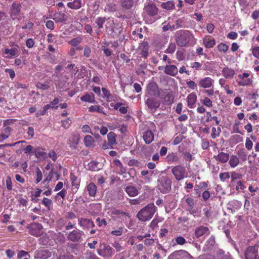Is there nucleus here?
<instances>
[{"instance_id": "nucleus-21", "label": "nucleus", "mask_w": 259, "mask_h": 259, "mask_svg": "<svg viewBox=\"0 0 259 259\" xmlns=\"http://www.w3.org/2000/svg\"><path fill=\"white\" fill-rule=\"evenodd\" d=\"M120 5L121 7L125 10H128L134 6V0H120Z\"/></svg>"}, {"instance_id": "nucleus-10", "label": "nucleus", "mask_w": 259, "mask_h": 259, "mask_svg": "<svg viewBox=\"0 0 259 259\" xmlns=\"http://www.w3.org/2000/svg\"><path fill=\"white\" fill-rule=\"evenodd\" d=\"M52 255V253L48 249H40L35 251L34 257L37 259H47Z\"/></svg>"}, {"instance_id": "nucleus-8", "label": "nucleus", "mask_w": 259, "mask_h": 259, "mask_svg": "<svg viewBox=\"0 0 259 259\" xmlns=\"http://www.w3.org/2000/svg\"><path fill=\"white\" fill-rule=\"evenodd\" d=\"M83 235V232L79 230H74L73 231L69 232L68 234L67 238L68 240L72 242L79 241Z\"/></svg>"}, {"instance_id": "nucleus-31", "label": "nucleus", "mask_w": 259, "mask_h": 259, "mask_svg": "<svg viewBox=\"0 0 259 259\" xmlns=\"http://www.w3.org/2000/svg\"><path fill=\"white\" fill-rule=\"evenodd\" d=\"M80 100L82 101L90 103H94L95 102V96L93 93L86 94L81 97Z\"/></svg>"}, {"instance_id": "nucleus-9", "label": "nucleus", "mask_w": 259, "mask_h": 259, "mask_svg": "<svg viewBox=\"0 0 259 259\" xmlns=\"http://www.w3.org/2000/svg\"><path fill=\"white\" fill-rule=\"evenodd\" d=\"M144 11L148 15L154 17L157 15L158 10L155 4L149 3L145 6Z\"/></svg>"}, {"instance_id": "nucleus-6", "label": "nucleus", "mask_w": 259, "mask_h": 259, "mask_svg": "<svg viewBox=\"0 0 259 259\" xmlns=\"http://www.w3.org/2000/svg\"><path fill=\"white\" fill-rule=\"evenodd\" d=\"M145 104L148 109L152 112L155 111L160 105V102L154 98H148L145 101Z\"/></svg>"}, {"instance_id": "nucleus-46", "label": "nucleus", "mask_w": 259, "mask_h": 259, "mask_svg": "<svg viewBox=\"0 0 259 259\" xmlns=\"http://www.w3.org/2000/svg\"><path fill=\"white\" fill-rule=\"evenodd\" d=\"M102 91L103 94V97L106 98L107 100H109L111 99L112 95L110 92L105 88H102Z\"/></svg>"}, {"instance_id": "nucleus-39", "label": "nucleus", "mask_w": 259, "mask_h": 259, "mask_svg": "<svg viewBox=\"0 0 259 259\" xmlns=\"http://www.w3.org/2000/svg\"><path fill=\"white\" fill-rule=\"evenodd\" d=\"M70 179L72 186H74L75 188L78 189L79 186L80 180L78 179L77 177L72 174H71L70 175Z\"/></svg>"}, {"instance_id": "nucleus-30", "label": "nucleus", "mask_w": 259, "mask_h": 259, "mask_svg": "<svg viewBox=\"0 0 259 259\" xmlns=\"http://www.w3.org/2000/svg\"><path fill=\"white\" fill-rule=\"evenodd\" d=\"M83 141L84 144L87 147L90 148L94 147V140L91 136H85L84 138Z\"/></svg>"}, {"instance_id": "nucleus-13", "label": "nucleus", "mask_w": 259, "mask_h": 259, "mask_svg": "<svg viewBox=\"0 0 259 259\" xmlns=\"http://www.w3.org/2000/svg\"><path fill=\"white\" fill-rule=\"evenodd\" d=\"M42 229V226L41 224L36 223L30 227L29 232L30 234L33 236H39L41 234Z\"/></svg>"}, {"instance_id": "nucleus-54", "label": "nucleus", "mask_w": 259, "mask_h": 259, "mask_svg": "<svg viewBox=\"0 0 259 259\" xmlns=\"http://www.w3.org/2000/svg\"><path fill=\"white\" fill-rule=\"evenodd\" d=\"M175 240L177 243L181 245H184L186 242V239L182 236L177 237Z\"/></svg>"}, {"instance_id": "nucleus-37", "label": "nucleus", "mask_w": 259, "mask_h": 259, "mask_svg": "<svg viewBox=\"0 0 259 259\" xmlns=\"http://www.w3.org/2000/svg\"><path fill=\"white\" fill-rule=\"evenodd\" d=\"M239 160L237 156L232 155L231 156L229 164L232 167L234 168L237 166L239 164Z\"/></svg>"}, {"instance_id": "nucleus-17", "label": "nucleus", "mask_w": 259, "mask_h": 259, "mask_svg": "<svg viewBox=\"0 0 259 259\" xmlns=\"http://www.w3.org/2000/svg\"><path fill=\"white\" fill-rule=\"evenodd\" d=\"M53 19L57 23H63L66 21V16L64 13L56 12L53 15Z\"/></svg>"}, {"instance_id": "nucleus-45", "label": "nucleus", "mask_w": 259, "mask_h": 259, "mask_svg": "<svg viewBox=\"0 0 259 259\" xmlns=\"http://www.w3.org/2000/svg\"><path fill=\"white\" fill-rule=\"evenodd\" d=\"M176 49V45L174 42L169 44L168 47L165 51V53L169 54H172L175 52Z\"/></svg>"}, {"instance_id": "nucleus-40", "label": "nucleus", "mask_w": 259, "mask_h": 259, "mask_svg": "<svg viewBox=\"0 0 259 259\" xmlns=\"http://www.w3.org/2000/svg\"><path fill=\"white\" fill-rule=\"evenodd\" d=\"M36 87L38 89L43 90H47L50 87V82L46 81L44 83L38 82L36 83Z\"/></svg>"}, {"instance_id": "nucleus-43", "label": "nucleus", "mask_w": 259, "mask_h": 259, "mask_svg": "<svg viewBox=\"0 0 259 259\" xmlns=\"http://www.w3.org/2000/svg\"><path fill=\"white\" fill-rule=\"evenodd\" d=\"M215 244V239L213 236H211L206 242L207 249H210Z\"/></svg>"}, {"instance_id": "nucleus-27", "label": "nucleus", "mask_w": 259, "mask_h": 259, "mask_svg": "<svg viewBox=\"0 0 259 259\" xmlns=\"http://www.w3.org/2000/svg\"><path fill=\"white\" fill-rule=\"evenodd\" d=\"M148 45L147 42H143L141 44L139 47V49L141 51V52L139 53V54L141 55L142 57L146 58L148 56Z\"/></svg>"}, {"instance_id": "nucleus-20", "label": "nucleus", "mask_w": 259, "mask_h": 259, "mask_svg": "<svg viewBox=\"0 0 259 259\" xmlns=\"http://www.w3.org/2000/svg\"><path fill=\"white\" fill-rule=\"evenodd\" d=\"M80 135L78 134H74L71 136L69 140L70 147L74 149L76 148L77 145L80 141Z\"/></svg>"}, {"instance_id": "nucleus-52", "label": "nucleus", "mask_w": 259, "mask_h": 259, "mask_svg": "<svg viewBox=\"0 0 259 259\" xmlns=\"http://www.w3.org/2000/svg\"><path fill=\"white\" fill-rule=\"evenodd\" d=\"M184 138V136L182 135H179L175 137L173 144L175 145H178L180 143Z\"/></svg>"}, {"instance_id": "nucleus-29", "label": "nucleus", "mask_w": 259, "mask_h": 259, "mask_svg": "<svg viewBox=\"0 0 259 259\" xmlns=\"http://www.w3.org/2000/svg\"><path fill=\"white\" fill-rule=\"evenodd\" d=\"M87 191L90 196H95L97 192V187L93 183H90L87 187Z\"/></svg>"}, {"instance_id": "nucleus-44", "label": "nucleus", "mask_w": 259, "mask_h": 259, "mask_svg": "<svg viewBox=\"0 0 259 259\" xmlns=\"http://www.w3.org/2000/svg\"><path fill=\"white\" fill-rule=\"evenodd\" d=\"M89 110L90 112L96 111L99 113H103L105 114L104 112H103V108L101 107V106H98V105L91 106L89 108Z\"/></svg>"}, {"instance_id": "nucleus-4", "label": "nucleus", "mask_w": 259, "mask_h": 259, "mask_svg": "<svg viewBox=\"0 0 259 259\" xmlns=\"http://www.w3.org/2000/svg\"><path fill=\"white\" fill-rule=\"evenodd\" d=\"M192 34L188 30L181 31V34L177 38L176 42L180 47H185L189 42L191 38H193Z\"/></svg>"}, {"instance_id": "nucleus-56", "label": "nucleus", "mask_w": 259, "mask_h": 259, "mask_svg": "<svg viewBox=\"0 0 259 259\" xmlns=\"http://www.w3.org/2000/svg\"><path fill=\"white\" fill-rule=\"evenodd\" d=\"M253 146L252 142L249 139V138H247L245 142V147L248 150H251Z\"/></svg>"}, {"instance_id": "nucleus-23", "label": "nucleus", "mask_w": 259, "mask_h": 259, "mask_svg": "<svg viewBox=\"0 0 259 259\" xmlns=\"http://www.w3.org/2000/svg\"><path fill=\"white\" fill-rule=\"evenodd\" d=\"M35 156L37 158L46 159L47 158V154L44 151V150L40 147H37L34 150Z\"/></svg>"}, {"instance_id": "nucleus-14", "label": "nucleus", "mask_w": 259, "mask_h": 259, "mask_svg": "<svg viewBox=\"0 0 259 259\" xmlns=\"http://www.w3.org/2000/svg\"><path fill=\"white\" fill-rule=\"evenodd\" d=\"M213 83V80L210 77H206L200 79L198 81V85L203 88H209Z\"/></svg>"}, {"instance_id": "nucleus-1", "label": "nucleus", "mask_w": 259, "mask_h": 259, "mask_svg": "<svg viewBox=\"0 0 259 259\" xmlns=\"http://www.w3.org/2000/svg\"><path fill=\"white\" fill-rule=\"evenodd\" d=\"M156 210L157 208L154 204L150 203L141 209L136 217L140 221L146 222L152 219Z\"/></svg>"}, {"instance_id": "nucleus-38", "label": "nucleus", "mask_w": 259, "mask_h": 259, "mask_svg": "<svg viewBox=\"0 0 259 259\" xmlns=\"http://www.w3.org/2000/svg\"><path fill=\"white\" fill-rule=\"evenodd\" d=\"M174 97L172 94L170 93H168L167 94H165L164 98V102L168 105L171 104L174 102Z\"/></svg>"}, {"instance_id": "nucleus-15", "label": "nucleus", "mask_w": 259, "mask_h": 259, "mask_svg": "<svg viewBox=\"0 0 259 259\" xmlns=\"http://www.w3.org/2000/svg\"><path fill=\"white\" fill-rule=\"evenodd\" d=\"M164 72L166 74L175 76L178 74V69L174 65H167L164 67Z\"/></svg>"}, {"instance_id": "nucleus-33", "label": "nucleus", "mask_w": 259, "mask_h": 259, "mask_svg": "<svg viewBox=\"0 0 259 259\" xmlns=\"http://www.w3.org/2000/svg\"><path fill=\"white\" fill-rule=\"evenodd\" d=\"M116 135L112 132H110L108 133L107 135L108 138V142H109V145H110V146H113L116 144Z\"/></svg>"}, {"instance_id": "nucleus-57", "label": "nucleus", "mask_w": 259, "mask_h": 259, "mask_svg": "<svg viewBox=\"0 0 259 259\" xmlns=\"http://www.w3.org/2000/svg\"><path fill=\"white\" fill-rule=\"evenodd\" d=\"M48 156L50 157L52 160L55 161L57 159V155L56 153L54 150H51L48 153Z\"/></svg>"}, {"instance_id": "nucleus-47", "label": "nucleus", "mask_w": 259, "mask_h": 259, "mask_svg": "<svg viewBox=\"0 0 259 259\" xmlns=\"http://www.w3.org/2000/svg\"><path fill=\"white\" fill-rule=\"evenodd\" d=\"M82 40L80 37H75L71 40L69 44L72 46H77L79 45Z\"/></svg>"}, {"instance_id": "nucleus-49", "label": "nucleus", "mask_w": 259, "mask_h": 259, "mask_svg": "<svg viewBox=\"0 0 259 259\" xmlns=\"http://www.w3.org/2000/svg\"><path fill=\"white\" fill-rule=\"evenodd\" d=\"M36 183H38L39 182H40L42 178V172L38 167L36 168Z\"/></svg>"}, {"instance_id": "nucleus-35", "label": "nucleus", "mask_w": 259, "mask_h": 259, "mask_svg": "<svg viewBox=\"0 0 259 259\" xmlns=\"http://www.w3.org/2000/svg\"><path fill=\"white\" fill-rule=\"evenodd\" d=\"M67 6L72 9H78L81 7V3L80 0H74L73 2L68 3Z\"/></svg>"}, {"instance_id": "nucleus-12", "label": "nucleus", "mask_w": 259, "mask_h": 259, "mask_svg": "<svg viewBox=\"0 0 259 259\" xmlns=\"http://www.w3.org/2000/svg\"><path fill=\"white\" fill-rule=\"evenodd\" d=\"M209 234L210 231L208 228L203 226H200L197 227L195 229L194 232V235L197 238H198L203 235H208Z\"/></svg>"}, {"instance_id": "nucleus-19", "label": "nucleus", "mask_w": 259, "mask_h": 259, "mask_svg": "<svg viewBox=\"0 0 259 259\" xmlns=\"http://www.w3.org/2000/svg\"><path fill=\"white\" fill-rule=\"evenodd\" d=\"M143 138L146 144H150L154 140V134L151 130H147L144 133Z\"/></svg>"}, {"instance_id": "nucleus-60", "label": "nucleus", "mask_w": 259, "mask_h": 259, "mask_svg": "<svg viewBox=\"0 0 259 259\" xmlns=\"http://www.w3.org/2000/svg\"><path fill=\"white\" fill-rule=\"evenodd\" d=\"M91 53V48L88 46H86L84 49V53H83L84 56L87 58H89L90 57Z\"/></svg>"}, {"instance_id": "nucleus-2", "label": "nucleus", "mask_w": 259, "mask_h": 259, "mask_svg": "<svg viewBox=\"0 0 259 259\" xmlns=\"http://www.w3.org/2000/svg\"><path fill=\"white\" fill-rule=\"evenodd\" d=\"M157 188L160 192L169 193L171 188V180L167 176H162L158 180Z\"/></svg>"}, {"instance_id": "nucleus-64", "label": "nucleus", "mask_w": 259, "mask_h": 259, "mask_svg": "<svg viewBox=\"0 0 259 259\" xmlns=\"http://www.w3.org/2000/svg\"><path fill=\"white\" fill-rule=\"evenodd\" d=\"M203 103L207 107L212 106V102L211 100L207 97H205L203 99Z\"/></svg>"}, {"instance_id": "nucleus-48", "label": "nucleus", "mask_w": 259, "mask_h": 259, "mask_svg": "<svg viewBox=\"0 0 259 259\" xmlns=\"http://www.w3.org/2000/svg\"><path fill=\"white\" fill-rule=\"evenodd\" d=\"M217 159L222 162H227V154L224 152L219 153Z\"/></svg>"}, {"instance_id": "nucleus-59", "label": "nucleus", "mask_w": 259, "mask_h": 259, "mask_svg": "<svg viewBox=\"0 0 259 259\" xmlns=\"http://www.w3.org/2000/svg\"><path fill=\"white\" fill-rule=\"evenodd\" d=\"M252 53L255 58L259 59V47H255L253 48Z\"/></svg>"}, {"instance_id": "nucleus-7", "label": "nucleus", "mask_w": 259, "mask_h": 259, "mask_svg": "<svg viewBox=\"0 0 259 259\" xmlns=\"http://www.w3.org/2000/svg\"><path fill=\"white\" fill-rule=\"evenodd\" d=\"M147 93L151 96L159 97L160 95L158 85L155 82L149 83L147 86Z\"/></svg>"}, {"instance_id": "nucleus-50", "label": "nucleus", "mask_w": 259, "mask_h": 259, "mask_svg": "<svg viewBox=\"0 0 259 259\" xmlns=\"http://www.w3.org/2000/svg\"><path fill=\"white\" fill-rule=\"evenodd\" d=\"M42 203L46 207L50 209V206L52 204V201L48 198L45 197L42 201Z\"/></svg>"}, {"instance_id": "nucleus-26", "label": "nucleus", "mask_w": 259, "mask_h": 259, "mask_svg": "<svg viewBox=\"0 0 259 259\" xmlns=\"http://www.w3.org/2000/svg\"><path fill=\"white\" fill-rule=\"evenodd\" d=\"M197 99L196 95L194 93L189 94L187 97V104L189 108H193Z\"/></svg>"}, {"instance_id": "nucleus-11", "label": "nucleus", "mask_w": 259, "mask_h": 259, "mask_svg": "<svg viewBox=\"0 0 259 259\" xmlns=\"http://www.w3.org/2000/svg\"><path fill=\"white\" fill-rule=\"evenodd\" d=\"M21 8V6L19 4L13 3L12 4L10 13V17L12 19L15 20L19 16Z\"/></svg>"}, {"instance_id": "nucleus-3", "label": "nucleus", "mask_w": 259, "mask_h": 259, "mask_svg": "<svg viewBox=\"0 0 259 259\" xmlns=\"http://www.w3.org/2000/svg\"><path fill=\"white\" fill-rule=\"evenodd\" d=\"M98 253L104 258L111 257L114 254V250L109 245L101 243L97 249Z\"/></svg>"}, {"instance_id": "nucleus-16", "label": "nucleus", "mask_w": 259, "mask_h": 259, "mask_svg": "<svg viewBox=\"0 0 259 259\" xmlns=\"http://www.w3.org/2000/svg\"><path fill=\"white\" fill-rule=\"evenodd\" d=\"M257 250L254 247L250 246L246 249L245 255L246 259H255L256 257Z\"/></svg>"}, {"instance_id": "nucleus-24", "label": "nucleus", "mask_w": 259, "mask_h": 259, "mask_svg": "<svg viewBox=\"0 0 259 259\" xmlns=\"http://www.w3.org/2000/svg\"><path fill=\"white\" fill-rule=\"evenodd\" d=\"M79 224L83 227L87 228H93L95 226L94 223L90 219H81L79 221Z\"/></svg>"}, {"instance_id": "nucleus-36", "label": "nucleus", "mask_w": 259, "mask_h": 259, "mask_svg": "<svg viewBox=\"0 0 259 259\" xmlns=\"http://www.w3.org/2000/svg\"><path fill=\"white\" fill-rule=\"evenodd\" d=\"M106 21V17H99L97 18L95 20V24L97 25V26L98 27L99 29L103 28V25L105 21Z\"/></svg>"}, {"instance_id": "nucleus-53", "label": "nucleus", "mask_w": 259, "mask_h": 259, "mask_svg": "<svg viewBox=\"0 0 259 259\" xmlns=\"http://www.w3.org/2000/svg\"><path fill=\"white\" fill-rule=\"evenodd\" d=\"M7 188L9 191L12 190V183L10 177H7L6 181Z\"/></svg>"}, {"instance_id": "nucleus-18", "label": "nucleus", "mask_w": 259, "mask_h": 259, "mask_svg": "<svg viewBox=\"0 0 259 259\" xmlns=\"http://www.w3.org/2000/svg\"><path fill=\"white\" fill-rule=\"evenodd\" d=\"M5 53L6 54H9L11 56H18L19 55L20 51L19 47L16 45H14L11 49H6L5 50Z\"/></svg>"}, {"instance_id": "nucleus-42", "label": "nucleus", "mask_w": 259, "mask_h": 259, "mask_svg": "<svg viewBox=\"0 0 259 259\" xmlns=\"http://www.w3.org/2000/svg\"><path fill=\"white\" fill-rule=\"evenodd\" d=\"M99 163L96 161H91L88 164L89 169L92 171H98L100 169V168L98 167V165Z\"/></svg>"}, {"instance_id": "nucleus-41", "label": "nucleus", "mask_w": 259, "mask_h": 259, "mask_svg": "<svg viewBox=\"0 0 259 259\" xmlns=\"http://www.w3.org/2000/svg\"><path fill=\"white\" fill-rule=\"evenodd\" d=\"M252 83L251 78H243V79H240L238 81V84L242 86L248 85Z\"/></svg>"}, {"instance_id": "nucleus-34", "label": "nucleus", "mask_w": 259, "mask_h": 259, "mask_svg": "<svg viewBox=\"0 0 259 259\" xmlns=\"http://www.w3.org/2000/svg\"><path fill=\"white\" fill-rule=\"evenodd\" d=\"M50 239L48 236L46 235L41 236L38 240L39 244L42 245L48 246L51 245V243L49 242Z\"/></svg>"}, {"instance_id": "nucleus-62", "label": "nucleus", "mask_w": 259, "mask_h": 259, "mask_svg": "<svg viewBox=\"0 0 259 259\" xmlns=\"http://www.w3.org/2000/svg\"><path fill=\"white\" fill-rule=\"evenodd\" d=\"M96 222L98 223V226L99 227H102V226H106L107 225V222L105 219H101L100 218H98L96 219Z\"/></svg>"}, {"instance_id": "nucleus-32", "label": "nucleus", "mask_w": 259, "mask_h": 259, "mask_svg": "<svg viewBox=\"0 0 259 259\" xmlns=\"http://www.w3.org/2000/svg\"><path fill=\"white\" fill-rule=\"evenodd\" d=\"M160 6L162 8L166 10H170L175 8V4L172 1H169L165 3H162Z\"/></svg>"}, {"instance_id": "nucleus-28", "label": "nucleus", "mask_w": 259, "mask_h": 259, "mask_svg": "<svg viewBox=\"0 0 259 259\" xmlns=\"http://www.w3.org/2000/svg\"><path fill=\"white\" fill-rule=\"evenodd\" d=\"M179 157L176 153H169L166 156V160L168 163L177 162L179 161Z\"/></svg>"}, {"instance_id": "nucleus-25", "label": "nucleus", "mask_w": 259, "mask_h": 259, "mask_svg": "<svg viewBox=\"0 0 259 259\" xmlns=\"http://www.w3.org/2000/svg\"><path fill=\"white\" fill-rule=\"evenodd\" d=\"M203 44L206 48H212L215 44L214 39L211 36H208L203 38Z\"/></svg>"}, {"instance_id": "nucleus-22", "label": "nucleus", "mask_w": 259, "mask_h": 259, "mask_svg": "<svg viewBox=\"0 0 259 259\" xmlns=\"http://www.w3.org/2000/svg\"><path fill=\"white\" fill-rule=\"evenodd\" d=\"M125 191L130 197H135L138 194V190L137 188L132 185L127 186L125 188Z\"/></svg>"}, {"instance_id": "nucleus-5", "label": "nucleus", "mask_w": 259, "mask_h": 259, "mask_svg": "<svg viewBox=\"0 0 259 259\" xmlns=\"http://www.w3.org/2000/svg\"><path fill=\"white\" fill-rule=\"evenodd\" d=\"M171 172L177 181L183 179L186 175V169L182 165H177L171 168Z\"/></svg>"}, {"instance_id": "nucleus-58", "label": "nucleus", "mask_w": 259, "mask_h": 259, "mask_svg": "<svg viewBox=\"0 0 259 259\" xmlns=\"http://www.w3.org/2000/svg\"><path fill=\"white\" fill-rule=\"evenodd\" d=\"M26 255H28L29 256L28 252L23 250L19 251L17 253V257L19 259H21L22 257Z\"/></svg>"}, {"instance_id": "nucleus-55", "label": "nucleus", "mask_w": 259, "mask_h": 259, "mask_svg": "<svg viewBox=\"0 0 259 259\" xmlns=\"http://www.w3.org/2000/svg\"><path fill=\"white\" fill-rule=\"evenodd\" d=\"M117 6L115 4H110L107 6V10L109 12H115L117 10Z\"/></svg>"}, {"instance_id": "nucleus-61", "label": "nucleus", "mask_w": 259, "mask_h": 259, "mask_svg": "<svg viewBox=\"0 0 259 259\" xmlns=\"http://www.w3.org/2000/svg\"><path fill=\"white\" fill-rule=\"evenodd\" d=\"M46 26L47 28L50 30H53L54 28V23L52 20L47 21L46 23Z\"/></svg>"}, {"instance_id": "nucleus-51", "label": "nucleus", "mask_w": 259, "mask_h": 259, "mask_svg": "<svg viewBox=\"0 0 259 259\" xmlns=\"http://www.w3.org/2000/svg\"><path fill=\"white\" fill-rule=\"evenodd\" d=\"M183 157L186 161L190 162L192 160V156L188 152H184L183 153Z\"/></svg>"}, {"instance_id": "nucleus-63", "label": "nucleus", "mask_w": 259, "mask_h": 259, "mask_svg": "<svg viewBox=\"0 0 259 259\" xmlns=\"http://www.w3.org/2000/svg\"><path fill=\"white\" fill-rule=\"evenodd\" d=\"M34 45V41L32 38L27 39L26 41V45L28 48H31Z\"/></svg>"}]
</instances>
